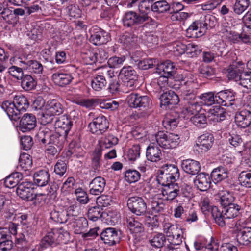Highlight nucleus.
I'll use <instances>...</instances> for the list:
<instances>
[{"label": "nucleus", "instance_id": "nucleus-15", "mask_svg": "<svg viewBox=\"0 0 251 251\" xmlns=\"http://www.w3.org/2000/svg\"><path fill=\"white\" fill-rule=\"evenodd\" d=\"M214 141L213 135L205 133L199 136L196 142L197 150L201 152L207 151L212 146Z\"/></svg>", "mask_w": 251, "mask_h": 251}, {"label": "nucleus", "instance_id": "nucleus-17", "mask_svg": "<svg viewBox=\"0 0 251 251\" xmlns=\"http://www.w3.org/2000/svg\"><path fill=\"white\" fill-rule=\"evenodd\" d=\"M196 187L201 191H204L210 187L211 176L206 173H201L197 175L194 180Z\"/></svg>", "mask_w": 251, "mask_h": 251}, {"label": "nucleus", "instance_id": "nucleus-41", "mask_svg": "<svg viewBox=\"0 0 251 251\" xmlns=\"http://www.w3.org/2000/svg\"><path fill=\"white\" fill-rule=\"evenodd\" d=\"M228 171L227 168L222 166L214 169L211 173V176L217 182L221 181L228 177Z\"/></svg>", "mask_w": 251, "mask_h": 251}, {"label": "nucleus", "instance_id": "nucleus-6", "mask_svg": "<svg viewBox=\"0 0 251 251\" xmlns=\"http://www.w3.org/2000/svg\"><path fill=\"white\" fill-rule=\"evenodd\" d=\"M127 205L130 211L137 216H145L148 213L146 201L143 197L137 196L129 197Z\"/></svg>", "mask_w": 251, "mask_h": 251}, {"label": "nucleus", "instance_id": "nucleus-20", "mask_svg": "<svg viewBox=\"0 0 251 251\" xmlns=\"http://www.w3.org/2000/svg\"><path fill=\"white\" fill-rule=\"evenodd\" d=\"M160 104L171 108L179 101L178 96L173 91L163 93L160 97Z\"/></svg>", "mask_w": 251, "mask_h": 251}, {"label": "nucleus", "instance_id": "nucleus-3", "mask_svg": "<svg viewBox=\"0 0 251 251\" xmlns=\"http://www.w3.org/2000/svg\"><path fill=\"white\" fill-rule=\"evenodd\" d=\"M119 77L122 80V87L125 92L133 90L138 86V75L130 66L123 67L119 73Z\"/></svg>", "mask_w": 251, "mask_h": 251}, {"label": "nucleus", "instance_id": "nucleus-29", "mask_svg": "<svg viewBox=\"0 0 251 251\" xmlns=\"http://www.w3.org/2000/svg\"><path fill=\"white\" fill-rule=\"evenodd\" d=\"M240 244L247 245L251 243V227H245L238 232L236 236Z\"/></svg>", "mask_w": 251, "mask_h": 251}, {"label": "nucleus", "instance_id": "nucleus-45", "mask_svg": "<svg viewBox=\"0 0 251 251\" xmlns=\"http://www.w3.org/2000/svg\"><path fill=\"white\" fill-rule=\"evenodd\" d=\"M171 10V6L165 0L157 1L152 4L151 11L157 13H163Z\"/></svg>", "mask_w": 251, "mask_h": 251}, {"label": "nucleus", "instance_id": "nucleus-47", "mask_svg": "<svg viewBox=\"0 0 251 251\" xmlns=\"http://www.w3.org/2000/svg\"><path fill=\"white\" fill-rule=\"evenodd\" d=\"M74 232L76 234H83L84 230L88 226L87 220L84 217H79L75 220L73 225Z\"/></svg>", "mask_w": 251, "mask_h": 251}, {"label": "nucleus", "instance_id": "nucleus-55", "mask_svg": "<svg viewBox=\"0 0 251 251\" xmlns=\"http://www.w3.org/2000/svg\"><path fill=\"white\" fill-rule=\"evenodd\" d=\"M234 197L228 191L223 192L220 197V203L224 207L234 204Z\"/></svg>", "mask_w": 251, "mask_h": 251}, {"label": "nucleus", "instance_id": "nucleus-19", "mask_svg": "<svg viewBox=\"0 0 251 251\" xmlns=\"http://www.w3.org/2000/svg\"><path fill=\"white\" fill-rule=\"evenodd\" d=\"M36 125V119L32 114H25L20 122V128L23 132L29 131L34 128Z\"/></svg>", "mask_w": 251, "mask_h": 251}, {"label": "nucleus", "instance_id": "nucleus-51", "mask_svg": "<svg viewBox=\"0 0 251 251\" xmlns=\"http://www.w3.org/2000/svg\"><path fill=\"white\" fill-rule=\"evenodd\" d=\"M141 173L136 170L129 169L125 172V178L129 183L137 182L141 178Z\"/></svg>", "mask_w": 251, "mask_h": 251}, {"label": "nucleus", "instance_id": "nucleus-2", "mask_svg": "<svg viewBox=\"0 0 251 251\" xmlns=\"http://www.w3.org/2000/svg\"><path fill=\"white\" fill-rule=\"evenodd\" d=\"M240 209L241 207L237 204L223 207L222 211L217 207L214 206L212 208V216L215 223L223 227L226 225L225 220L236 217L239 214Z\"/></svg>", "mask_w": 251, "mask_h": 251}, {"label": "nucleus", "instance_id": "nucleus-8", "mask_svg": "<svg viewBox=\"0 0 251 251\" xmlns=\"http://www.w3.org/2000/svg\"><path fill=\"white\" fill-rule=\"evenodd\" d=\"M126 100L129 106L134 108H150L151 105V100L148 96L138 93H131L127 96Z\"/></svg>", "mask_w": 251, "mask_h": 251}, {"label": "nucleus", "instance_id": "nucleus-46", "mask_svg": "<svg viewBox=\"0 0 251 251\" xmlns=\"http://www.w3.org/2000/svg\"><path fill=\"white\" fill-rule=\"evenodd\" d=\"M238 180L242 186L251 188V169L242 171L239 175Z\"/></svg>", "mask_w": 251, "mask_h": 251}, {"label": "nucleus", "instance_id": "nucleus-25", "mask_svg": "<svg viewBox=\"0 0 251 251\" xmlns=\"http://www.w3.org/2000/svg\"><path fill=\"white\" fill-rule=\"evenodd\" d=\"M235 121L242 128L248 127L251 124V112L248 110L237 112L235 116Z\"/></svg>", "mask_w": 251, "mask_h": 251}, {"label": "nucleus", "instance_id": "nucleus-59", "mask_svg": "<svg viewBox=\"0 0 251 251\" xmlns=\"http://www.w3.org/2000/svg\"><path fill=\"white\" fill-rule=\"evenodd\" d=\"M141 147L139 144L133 145L128 151L127 156L129 160L134 161L139 157Z\"/></svg>", "mask_w": 251, "mask_h": 251}, {"label": "nucleus", "instance_id": "nucleus-23", "mask_svg": "<svg viewBox=\"0 0 251 251\" xmlns=\"http://www.w3.org/2000/svg\"><path fill=\"white\" fill-rule=\"evenodd\" d=\"M181 167L185 172L191 175L199 174L201 169L200 163L191 159L183 160L181 163Z\"/></svg>", "mask_w": 251, "mask_h": 251}, {"label": "nucleus", "instance_id": "nucleus-49", "mask_svg": "<svg viewBox=\"0 0 251 251\" xmlns=\"http://www.w3.org/2000/svg\"><path fill=\"white\" fill-rule=\"evenodd\" d=\"M102 148L101 146L97 147L93 154L92 167L95 172L99 171L100 167V159L101 156Z\"/></svg>", "mask_w": 251, "mask_h": 251}, {"label": "nucleus", "instance_id": "nucleus-40", "mask_svg": "<svg viewBox=\"0 0 251 251\" xmlns=\"http://www.w3.org/2000/svg\"><path fill=\"white\" fill-rule=\"evenodd\" d=\"M137 41V36L135 34L126 33L120 37L119 41L126 47L130 49L135 45Z\"/></svg>", "mask_w": 251, "mask_h": 251}, {"label": "nucleus", "instance_id": "nucleus-63", "mask_svg": "<svg viewBox=\"0 0 251 251\" xmlns=\"http://www.w3.org/2000/svg\"><path fill=\"white\" fill-rule=\"evenodd\" d=\"M23 69L21 67H19L16 66H12L9 68L8 73L13 77L18 80H21L24 76L23 75Z\"/></svg>", "mask_w": 251, "mask_h": 251}, {"label": "nucleus", "instance_id": "nucleus-14", "mask_svg": "<svg viewBox=\"0 0 251 251\" xmlns=\"http://www.w3.org/2000/svg\"><path fill=\"white\" fill-rule=\"evenodd\" d=\"M156 72L162 75L163 77H175L176 72V68L173 62L167 60L157 65Z\"/></svg>", "mask_w": 251, "mask_h": 251}, {"label": "nucleus", "instance_id": "nucleus-4", "mask_svg": "<svg viewBox=\"0 0 251 251\" xmlns=\"http://www.w3.org/2000/svg\"><path fill=\"white\" fill-rule=\"evenodd\" d=\"M162 198L165 201H173L178 197H187L189 192L186 188L177 183L170 184L161 189Z\"/></svg>", "mask_w": 251, "mask_h": 251}, {"label": "nucleus", "instance_id": "nucleus-44", "mask_svg": "<svg viewBox=\"0 0 251 251\" xmlns=\"http://www.w3.org/2000/svg\"><path fill=\"white\" fill-rule=\"evenodd\" d=\"M103 209L100 205L90 207L87 212L88 218L92 221H96L101 217Z\"/></svg>", "mask_w": 251, "mask_h": 251}, {"label": "nucleus", "instance_id": "nucleus-54", "mask_svg": "<svg viewBox=\"0 0 251 251\" xmlns=\"http://www.w3.org/2000/svg\"><path fill=\"white\" fill-rule=\"evenodd\" d=\"M55 236L54 233L53 232H50L41 240L40 246L42 248H47L55 244Z\"/></svg>", "mask_w": 251, "mask_h": 251}, {"label": "nucleus", "instance_id": "nucleus-48", "mask_svg": "<svg viewBox=\"0 0 251 251\" xmlns=\"http://www.w3.org/2000/svg\"><path fill=\"white\" fill-rule=\"evenodd\" d=\"M164 172L170 176L173 180L176 181L179 177V171L178 168L175 165L166 164L162 168Z\"/></svg>", "mask_w": 251, "mask_h": 251}, {"label": "nucleus", "instance_id": "nucleus-56", "mask_svg": "<svg viewBox=\"0 0 251 251\" xmlns=\"http://www.w3.org/2000/svg\"><path fill=\"white\" fill-rule=\"evenodd\" d=\"M240 84L247 89H251V73L244 72L239 77Z\"/></svg>", "mask_w": 251, "mask_h": 251}, {"label": "nucleus", "instance_id": "nucleus-28", "mask_svg": "<svg viewBox=\"0 0 251 251\" xmlns=\"http://www.w3.org/2000/svg\"><path fill=\"white\" fill-rule=\"evenodd\" d=\"M32 166V157L27 153L21 154L19 159L18 169L24 171H28Z\"/></svg>", "mask_w": 251, "mask_h": 251}, {"label": "nucleus", "instance_id": "nucleus-60", "mask_svg": "<svg viewBox=\"0 0 251 251\" xmlns=\"http://www.w3.org/2000/svg\"><path fill=\"white\" fill-rule=\"evenodd\" d=\"M125 60L126 58L124 56L121 57L114 56L110 58L107 63L110 68H118L123 65Z\"/></svg>", "mask_w": 251, "mask_h": 251}, {"label": "nucleus", "instance_id": "nucleus-38", "mask_svg": "<svg viewBox=\"0 0 251 251\" xmlns=\"http://www.w3.org/2000/svg\"><path fill=\"white\" fill-rule=\"evenodd\" d=\"M107 81L104 76L100 75L99 72L98 74L91 80V84L92 88L95 91H100L105 88L107 85Z\"/></svg>", "mask_w": 251, "mask_h": 251}, {"label": "nucleus", "instance_id": "nucleus-64", "mask_svg": "<svg viewBox=\"0 0 251 251\" xmlns=\"http://www.w3.org/2000/svg\"><path fill=\"white\" fill-rule=\"evenodd\" d=\"M118 139L113 135L108 134L103 141V145L105 148H110L118 143Z\"/></svg>", "mask_w": 251, "mask_h": 251}, {"label": "nucleus", "instance_id": "nucleus-36", "mask_svg": "<svg viewBox=\"0 0 251 251\" xmlns=\"http://www.w3.org/2000/svg\"><path fill=\"white\" fill-rule=\"evenodd\" d=\"M152 4L150 0H144L139 3L138 14L144 18L143 20L148 18V14L151 11Z\"/></svg>", "mask_w": 251, "mask_h": 251}, {"label": "nucleus", "instance_id": "nucleus-32", "mask_svg": "<svg viewBox=\"0 0 251 251\" xmlns=\"http://www.w3.org/2000/svg\"><path fill=\"white\" fill-rule=\"evenodd\" d=\"M227 140L230 145L234 148H238L242 146L243 149L239 151L241 153L246 149L247 144H244L241 136L234 133H230L227 136Z\"/></svg>", "mask_w": 251, "mask_h": 251}, {"label": "nucleus", "instance_id": "nucleus-21", "mask_svg": "<svg viewBox=\"0 0 251 251\" xmlns=\"http://www.w3.org/2000/svg\"><path fill=\"white\" fill-rule=\"evenodd\" d=\"M72 126V122L67 118L62 116L56 118L54 124L55 131L67 135Z\"/></svg>", "mask_w": 251, "mask_h": 251}, {"label": "nucleus", "instance_id": "nucleus-13", "mask_svg": "<svg viewBox=\"0 0 251 251\" xmlns=\"http://www.w3.org/2000/svg\"><path fill=\"white\" fill-rule=\"evenodd\" d=\"M143 19L137 12L130 11L125 14L122 21L124 26L131 27L135 32V28L143 24Z\"/></svg>", "mask_w": 251, "mask_h": 251}, {"label": "nucleus", "instance_id": "nucleus-30", "mask_svg": "<svg viewBox=\"0 0 251 251\" xmlns=\"http://www.w3.org/2000/svg\"><path fill=\"white\" fill-rule=\"evenodd\" d=\"M52 77L54 82L62 87L69 84L73 79L71 74L66 73H55Z\"/></svg>", "mask_w": 251, "mask_h": 251}, {"label": "nucleus", "instance_id": "nucleus-9", "mask_svg": "<svg viewBox=\"0 0 251 251\" xmlns=\"http://www.w3.org/2000/svg\"><path fill=\"white\" fill-rule=\"evenodd\" d=\"M33 184L30 182H24L20 184L16 190L17 195L26 201H34L38 199V195L34 193Z\"/></svg>", "mask_w": 251, "mask_h": 251}, {"label": "nucleus", "instance_id": "nucleus-16", "mask_svg": "<svg viewBox=\"0 0 251 251\" xmlns=\"http://www.w3.org/2000/svg\"><path fill=\"white\" fill-rule=\"evenodd\" d=\"M91 35L89 41L96 46L103 44L109 40V36L108 33L100 28H95L91 31Z\"/></svg>", "mask_w": 251, "mask_h": 251}, {"label": "nucleus", "instance_id": "nucleus-31", "mask_svg": "<svg viewBox=\"0 0 251 251\" xmlns=\"http://www.w3.org/2000/svg\"><path fill=\"white\" fill-rule=\"evenodd\" d=\"M164 231L169 237L175 238L176 237L182 236L181 228L177 225L170 223H165L164 225Z\"/></svg>", "mask_w": 251, "mask_h": 251}, {"label": "nucleus", "instance_id": "nucleus-33", "mask_svg": "<svg viewBox=\"0 0 251 251\" xmlns=\"http://www.w3.org/2000/svg\"><path fill=\"white\" fill-rule=\"evenodd\" d=\"M208 116L215 122L223 121L225 118L224 109L220 106H215L210 108L208 111Z\"/></svg>", "mask_w": 251, "mask_h": 251}, {"label": "nucleus", "instance_id": "nucleus-52", "mask_svg": "<svg viewBox=\"0 0 251 251\" xmlns=\"http://www.w3.org/2000/svg\"><path fill=\"white\" fill-rule=\"evenodd\" d=\"M157 180L158 183L162 186L165 187L170 184H176L175 180H173V178L167 174L163 170L160 171V174L158 175Z\"/></svg>", "mask_w": 251, "mask_h": 251}, {"label": "nucleus", "instance_id": "nucleus-18", "mask_svg": "<svg viewBox=\"0 0 251 251\" xmlns=\"http://www.w3.org/2000/svg\"><path fill=\"white\" fill-rule=\"evenodd\" d=\"M14 243L6 228H0V251H11Z\"/></svg>", "mask_w": 251, "mask_h": 251}, {"label": "nucleus", "instance_id": "nucleus-37", "mask_svg": "<svg viewBox=\"0 0 251 251\" xmlns=\"http://www.w3.org/2000/svg\"><path fill=\"white\" fill-rule=\"evenodd\" d=\"M67 136V135L63 134V132L60 133L59 132L55 131L54 133L50 136L49 144L55 146L59 149H62L65 142Z\"/></svg>", "mask_w": 251, "mask_h": 251}, {"label": "nucleus", "instance_id": "nucleus-50", "mask_svg": "<svg viewBox=\"0 0 251 251\" xmlns=\"http://www.w3.org/2000/svg\"><path fill=\"white\" fill-rule=\"evenodd\" d=\"M191 121L199 128H203L207 125V118L204 114H196L191 118Z\"/></svg>", "mask_w": 251, "mask_h": 251}, {"label": "nucleus", "instance_id": "nucleus-12", "mask_svg": "<svg viewBox=\"0 0 251 251\" xmlns=\"http://www.w3.org/2000/svg\"><path fill=\"white\" fill-rule=\"evenodd\" d=\"M236 93L233 90L226 89L217 92V104L229 107L234 104Z\"/></svg>", "mask_w": 251, "mask_h": 251}, {"label": "nucleus", "instance_id": "nucleus-11", "mask_svg": "<svg viewBox=\"0 0 251 251\" xmlns=\"http://www.w3.org/2000/svg\"><path fill=\"white\" fill-rule=\"evenodd\" d=\"M184 100L186 101L185 108L188 113L196 114L201 110V105L197 100L196 94L193 91H186Z\"/></svg>", "mask_w": 251, "mask_h": 251}, {"label": "nucleus", "instance_id": "nucleus-53", "mask_svg": "<svg viewBox=\"0 0 251 251\" xmlns=\"http://www.w3.org/2000/svg\"><path fill=\"white\" fill-rule=\"evenodd\" d=\"M222 33L225 38L231 43L240 42V34L235 31L225 28L222 30Z\"/></svg>", "mask_w": 251, "mask_h": 251}, {"label": "nucleus", "instance_id": "nucleus-22", "mask_svg": "<svg viewBox=\"0 0 251 251\" xmlns=\"http://www.w3.org/2000/svg\"><path fill=\"white\" fill-rule=\"evenodd\" d=\"M106 182L105 179L100 176L95 177L90 183V193L94 195H99L104 190Z\"/></svg>", "mask_w": 251, "mask_h": 251}, {"label": "nucleus", "instance_id": "nucleus-24", "mask_svg": "<svg viewBox=\"0 0 251 251\" xmlns=\"http://www.w3.org/2000/svg\"><path fill=\"white\" fill-rule=\"evenodd\" d=\"M162 152L157 145L151 144L146 149V157L148 160L156 162L161 159Z\"/></svg>", "mask_w": 251, "mask_h": 251}, {"label": "nucleus", "instance_id": "nucleus-27", "mask_svg": "<svg viewBox=\"0 0 251 251\" xmlns=\"http://www.w3.org/2000/svg\"><path fill=\"white\" fill-rule=\"evenodd\" d=\"M45 110H47L49 113L59 115L63 113L64 108L59 102L55 100H51L48 101Z\"/></svg>", "mask_w": 251, "mask_h": 251}, {"label": "nucleus", "instance_id": "nucleus-1", "mask_svg": "<svg viewBox=\"0 0 251 251\" xmlns=\"http://www.w3.org/2000/svg\"><path fill=\"white\" fill-rule=\"evenodd\" d=\"M29 106L27 99L23 95H16L13 101L3 102L1 108L6 112L9 118L17 121L20 118V112L25 111Z\"/></svg>", "mask_w": 251, "mask_h": 251}, {"label": "nucleus", "instance_id": "nucleus-34", "mask_svg": "<svg viewBox=\"0 0 251 251\" xmlns=\"http://www.w3.org/2000/svg\"><path fill=\"white\" fill-rule=\"evenodd\" d=\"M166 242L165 235L161 233H158L151 235L149 238L151 245L155 248L160 249L162 248Z\"/></svg>", "mask_w": 251, "mask_h": 251}, {"label": "nucleus", "instance_id": "nucleus-57", "mask_svg": "<svg viewBox=\"0 0 251 251\" xmlns=\"http://www.w3.org/2000/svg\"><path fill=\"white\" fill-rule=\"evenodd\" d=\"M144 216L145 217V224L148 227L150 228L151 230H153L158 227L159 223L156 216H147L146 215Z\"/></svg>", "mask_w": 251, "mask_h": 251}, {"label": "nucleus", "instance_id": "nucleus-26", "mask_svg": "<svg viewBox=\"0 0 251 251\" xmlns=\"http://www.w3.org/2000/svg\"><path fill=\"white\" fill-rule=\"evenodd\" d=\"M34 182L38 186L46 185L50 179V176L46 170H41L35 172L33 176Z\"/></svg>", "mask_w": 251, "mask_h": 251}, {"label": "nucleus", "instance_id": "nucleus-10", "mask_svg": "<svg viewBox=\"0 0 251 251\" xmlns=\"http://www.w3.org/2000/svg\"><path fill=\"white\" fill-rule=\"evenodd\" d=\"M101 240L105 244L113 246L118 243L121 239L120 231L113 227H108L100 234Z\"/></svg>", "mask_w": 251, "mask_h": 251}, {"label": "nucleus", "instance_id": "nucleus-42", "mask_svg": "<svg viewBox=\"0 0 251 251\" xmlns=\"http://www.w3.org/2000/svg\"><path fill=\"white\" fill-rule=\"evenodd\" d=\"M21 80V86L25 91L34 89L36 86V82L30 75H25Z\"/></svg>", "mask_w": 251, "mask_h": 251}, {"label": "nucleus", "instance_id": "nucleus-58", "mask_svg": "<svg viewBox=\"0 0 251 251\" xmlns=\"http://www.w3.org/2000/svg\"><path fill=\"white\" fill-rule=\"evenodd\" d=\"M50 131L46 128H40L38 131L36 137L39 142H41L43 144H46L47 139L50 140Z\"/></svg>", "mask_w": 251, "mask_h": 251}, {"label": "nucleus", "instance_id": "nucleus-35", "mask_svg": "<svg viewBox=\"0 0 251 251\" xmlns=\"http://www.w3.org/2000/svg\"><path fill=\"white\" fill-rule=\"evenodd\" d=\"M126 222L127 227L132 233H140L144 231L143 225L134 217L127 218Z\"/></svg>", "mask_w": 251, "mask_h": 251}, {"label": "nucleus", "instance_id": "nucleus-39", "mask_svg": "<svg viewBox=\"0 0 251 251\" xmlns=\"http://www.w3.org/2000/svg\"><path fill=\"white\" fill-rule=\"evenodd\" d=\"M251 3V0H235L232 8L234 13L238 15L243 14Z\"/></svg>", "mask_w": 251, "mask_h": 251}, {"label": "nucleus", "instance_id": "nucleus-61", "mask_svg": "<svg viewBox=\"0 0 251 251\" xmlns=\"http://www.w3.org/2000/svg\"><path fill=\"white\" fill-rule=\"evenodd\" d=\"M25 70L32 73L40 74L43 72V66L38 61L33 60Z\"/></svg>", "mask_w": 251, "mask_h": 251}, {"label": "nucleus", "instance_id": "nucleus-43", "mask_svg": "<svg viewBox=\"0 0 251 251\" xmlns=\"http://www.w3.org/2000/svg\"><path fill=\"white\" fill-rule=\"evenodd\" d=\"M217 93L215 92H209L203 93L199 96L202 102L206 105L211 106L215 103L217 104L218 99Z\"/></svg>", "mask_w": 251, "mask_h": 251}, {"label": "nucleus", "instance_id": "nucleus-5", "mask_svg": "<svg viewBox=\"0 0 251 251\" xmlns=\"http://www.w3.org/2000/svg\"><path fill=\"white\" fill-rule=\"evenodd\" d=\"M155 138L157 144L165 149L175 148L179 144L178 135L174 133L159 131L155 134Z\"/></svg>", "mask_w": 251, "mask_h": 251}, {"label": "nucleus", "instance_id": "nucleus-62", "mask_svg": "<svg viewBox=\"0 0 251 251\" xmlns=\"http://www.w3.org/2000/svg\"><path fill=\"white\" fill-rule=\"evenodd\" d=\"M75 194L76 196V199L80 203H87L89 199L87 194L81 188H78L75 190Z\"/></svg>", "mask_w": 251, "mask_h": 251}, {"label": "nucleus", "instance_id": "nucleus-7", "mask_svg": "<svg viewBox=\"0 0 251 251\" xmlns=\"http://www.w3.org/2000/svg\"><path fill=\"white\" fill-rule=\"evenodd\" d=\"M90 118H93L88 125L90 132L93 134L99 135L105 132L109 127V123L106 117L103 115H99L94 117V113L89 114Z\"/></svg>", "mask_w": 251, "mask_h": 251}]
</instances>
